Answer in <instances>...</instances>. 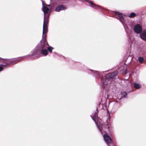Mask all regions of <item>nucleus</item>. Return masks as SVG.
I'll use <instances>...</instances> for the list:
<instances>
[{"instance_id":"7ed1b4c3","label":"nucleus","mask_w":146,"mask_h":146,"mask_svg":"<svg viewBox=\"0 0 146 146\" xmlns=\"http://www.w3.org/2000/svg\"><path fill=\"white\" fill-rule=\"evenodd\" d=\"M115 17L118 19L119 21L122 23L124 22V17L125 15L122 13L119 12H115Z\"/></svg>"},{"instance_id":"f03ea898","label":"nucleus","mask_w":146,"mask_h":146,"mask_svg":"<svg viewBox=\"0 0 146 146\" xmlns=\"http://www.w3.org/2000/svg\"><path fill=\"white\" fill-rule=\"evenodd\" d=\"M42 11L44 12V18H48L49 17V9L47 7L44 6L43 4V2L42 0Z\"/></svg>"},{"instance_id":"4468645a","label":"nucleus","mask_w":146,"mask_h":146,"mask_svg":"<svg viewBox=\"0 0 146 146\" xmlns=\"http://www.w3.org/2000/svg\"><path fill=\"white\" fill-rule=\"evenodd\" d=\"M42 40H41L40 41V42H41V45L40 46V47L41 48H42L44 47V43H45V44L46 43L47 44V42H46V41H45L44 42H42Z\"/></svg>"},{"instance_id":"0eeeda50","label":"nucleus","mask_w":146,"mask_h":146,"mask_svg":"<svg viewBox=\"0 0 146 146\" xmlns=\"http://www.w3.org/2000/svg\"><path fill=\"white\" fill-rule=\"evenodd\" d=\"M85 2L88 3L90 5L91 7L95 9H100V7L98 5H96L92 2L89 1L88 0H83Z\"/></svg>"},{"instance_id":"aec40b11","label":"nucleus","mask_w":146,"mask_h":146,"mask_svg":"<svg viewBox=\"0 0 146 146\" xmlns=\"http://www.w3.org/2000/svg\"><path fill=\"white\" fill-rule=\"evenodd\" d=\"M53 49V48L51 46H49L47 48L48 50L50 53H51L52 52V50Z\"/></svg>"},{"instance_id":"1a4fd4ad","label":"nucleus","mask_w":146,"mask_h":146,"mask_svg":"<svg viewBox=\"0 0 146 146\" xmlns=\"http://www.w3.org/2000/svg\"><path fill=\"white\" fill-rule=\"evenodd\" d=\"M92 119L95 121V123L96 124L99 130H100V131L101 133L103 135L102 132V124L100 123H97L96 122V121H95V120H94V119L93 117H92Z\"/></svg>"},{"instance_id":"dca6fc26","label":"nucleus","mask_w":146,"mask_h":146,"mask_svg":"<svg viewBox=\"0 0 146 146\" xmlns=\"http://www.w3.org/2000/svg\"><path fill=\"white\" fill-rule=\"evenodd\" d=\"M138 60L139 63H142L144 61V59L142 57H139L138 58Z\"/></svg>"},{"instance_id":"9d476101","label":"nucleus","mask_w":146,"mask_h":146,"mask_svg":"<svg viewBox=\"0 0 146 146\" xmlns=\"http://www.w3.org/2000/svg\"><path fill=\"white\" fill-rule=\"evenodd\" d=\"M41 52L42 55L45 56L46 55L48 54V51L46 49L42 50Z\"/></svg>"},{"instance_id":"f3484780","label":"nucleus","mask_w":146,"mask_h":146,"mask_svg":"<svg viewBox=\"0 0 146 146\" xmlns=\"http://www.w3.org/2000/svg\"><path fill=\"white\" fill-rule=\"evenodd\" d=\"M136 15V14L135 13L132 12L129 15V17H135Z\"/></svg>"},{"instance_id":"5701e85b","label":"nucleus","mask_w":146,"mask_h":146,"mask_svg":"<svg viewBox=\"0 0 146 146\" xmlns=\"http://www.w3.org/2000/svg\"><path fill=\"white\" fill-rule=\"evenodd\" d=\"M94 73L96 75H98V74H99V72H98V71H94Z\"/></svg>"},{"instance_id":"b1692460","label":"nucleus","mask_w":146,"mask_h":146,"mask_svg":"<svg viewBox=\"0 0 146 146\" xmlns=\"http://www.w3.org/2000/svg\"><path fill=\"white\" fill-rule=\"evenodd\" d=\"M47 6L48 7H50V5H47Z\"/></svg>"},{"instance_id":"a211bd4d","label":"nucleus","mask_w":146,"mask_h":146,"mask_svg":"<svg viewBox=\"0 0 146 146\" xmlns=\"http://www.w3.org/2000/svg\"><path fill=\"white\" fill-rule=\"evenodd\" d=\"M5 65L4 64H1L0 65V72L2 71L3 68H5Z\"/></svg>"},{"instance_id":"393cba45","label":"nucleus","mask_w":146,"mask_h":146,"mask_svg":"<svg viewBox=\"0 0 146 146\" xmlns=\"http://www.w3.org/2000/svg\"><path fill=\"white\" fill-rule=\"evenodd\" d=\"M107 129L108 130H109V127H108Z\"/></svg>"},{"instance_id":"ddd939ff","label":"nucleus","mask_w":146,"mask_h":146,"mask_svg":"<svg viewBox=\"0 0 146 146\" xmlns=\"http://www.w3.org/2000/svg\"><path fill=\"white\" fill-rule=\"evenodd\" d=\"M22 58H17L13 59H12V61L14 62V63H17L18 61L20 60Z\"/></svg>"},{"instance_id":"39448f33","label":"nucleus","mask_w":146,"mask_h":146,"mask_svg":"<svg viewBox=\"0 0 146 146\" xmlns=\"http://www.w3.org/2000/svg\"><path fill=\"white\" fill-rule=\"evenodd\" d=\"M134 30L135 33H139L142 31V27L140 24H137L135 26Z\"/></svg>"},{"instance_id":"9b49d317","label":"nucleus","mask_w":146,"mask_h":146,"mask_svg":"<svg viewBox=\"0 0 146 146\" xmlns=\"http://www.w3.org/2000/svg\"><path fill=\"white\" fill-rule=\"evenodd\" d=\"M133 85L134 88L136 89H139L141 87V86L136 83H134Z\"/></svg>"},{"instance_id":"a878e982","label":"nucleus","mask_w":146,"mask_h":146,"mask_svg":"<svg viewBox=\"0 0 146 146\" xmlns=\"http://www.w3.org/2000/svg\"><path fill=\"white\" fill-rule=\"evenodd\" d=\"M1 59V58H0V60Z\"/></svg>"},{"instance_id":"2eb2a0df","label":"nucleus","mask_w":146,"mask_h":146,"mask_svg":"<svg viewBox=\"0 0 146 146\" xmlns=\"http://www.w3.org/2000/svg\"><path fill=\"white\" fill-rule=\"evenodd\" d=\"M38 52V50H34L33 51H32L31 53V56H35L36 55L37 53Z\"/></svg>"},{"instance_id":"423d86ee","label":"nucleus","mask_w":146,"mask_h":146,"mask_svg":"<svg viewBox=\"0 0 146 146\" xmlns=\"http://www.w3.org/2000/svg\"><path fill=\"white\" fill-rule=\"evenodd\" d=\"M66 9V7L62 5H60L56 7L55 9V11L59 12L60 11L65 10Z\"/></svg>"},{"instance_id":"bb28decb","label":"nucleus","mask_w":146,"mask_h":146,"mask_svg":"<svg viewBox=\"0 0 146 146\" xmlns=\"http://www.w3.org/2000/svg\"><path fill=\"white\" fill-rule=\"evenodd\" d=\"M51 1L52 0H50Z\"/></svg>"},{"instance_id":"6e6552de","label":"nucleus","mask_w":146,"mask_h":146,"mask_svg":"<svg viewBox=\"0 0 146 146\" xmlns=\"http://www.w3.org/2000/svg\"><path fill=\"white\" fill-rule=\"evenodd\" d=\"M140 36L142 39L146 41V30L144 31L141 33Z\"/></svg>"},{"instance_id":"6ab92c4d","label":"nucleus","mask_w":146,"mask_h":146,"mask_svg":"<svg viewBox=\"0 0 146 146\" xmlns=\"http://www.w3.org/2000/svg\"><path fill=\"white\" fill-rule=\"evenodd\" d=\"M45 18H44V19H45ZM48 21L47 20L46 21H45L44 19V23H43V25H45V26H46V27H48Z\"/></svg>"},{"instance_id":"f257e3e1","label":"nucleus","mask_w":146,"mask_h":146,"mask_svg":"<svg viewBox=\"0 0 146 146\" xmlns=\"http://www.w3.org/2000/svg\"><path fill=\"white\" fill-rule=\"evenodd\" d=\"M118 74V72L117 71H115L112 73H110L108 74L106 78L105 79L102 78L101 79L102 83L104 87L105 88L106 87H107V85H108L110 80L109 79L107 78V77H108L109 78H111L115 76Z\"/></svg>"},{"instance_id":"f8f14e48","label":"nucleus","mask_w":146,"mask_h":146,"mask_svg":"<svg viewBox=\"0 0 146 146\" xmlns=\"http://www.w3.org/2000/svg\"><path fill=\"white\" fill-rule=\"evenodd\" d=\"M47 29L48 27H46V26H45V25H43V34L47 33Z\"/></svg>"},{"instance_id":"4be33fe9","label":"nucleus","mask_w":146,"mask_h":146,"mask_svg":"<svg viewBox=\"0 0 146 146\" xmlns=\"http://www.w3.org/2000/svg\"><path fill=\"white\" fill-rule=\"evenodd\" d=\"M121 94L123 95L124 97L125 98L127 95V94L125 92H123L121 93Z\"/></svg>"},{"instance_id":"20e7f679","label":"nucleus","mask_w":146,"mask_h":146,"mask_svg":"<svg viewBox=\"0 0 146 146\" xmlns=\"http://www.w3.org/2000/svg\"><path fill=\"white\" fill-rule=\"evenodd\" d=\"M103 137L104 140L108 144V146H110L109 144L110 143H112V140L109 136L107 134H105L103 135Z\"/></svg>"},{"instance_id":"412c9836","label":"nucleus","mask_w":146,"mask_h":146,"mask_svg":"<svg viewBox=\"0 0 146 146\" xmlns=\"http://www.w3.org/2000/svg\"><path fill=\"white\" fill-rule=\"evenodd\" d=\"M98 109H96V111L95 112V113L94 114V117L96 118L98 116Z\"/></svg>"}]
</instances>
